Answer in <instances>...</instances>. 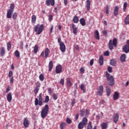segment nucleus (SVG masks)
<instances>
[{
	"instance_id": "f257e3e1",
	"label": "nucleus",
	"mask_w": 129,
	"mask_h": 129,
	"mask_svg": "<svg viewBox=\"0 0 129 129\" xmlns=\"http://www.w3.org/2000/svg\"><path fill=\"white\" fill-rule=\"evenodd\" d=\"M44 28V25L41 24L40 25V24H37L34 26V32H36V35H40L42 33Z\"/></svg>"
},
{
	"instance_id": "f03ea898",
	"label": "nucleus",
	"mask_w": 129,
	"mask_h": 129,
	"mask_svg": "<svg viewBox=\"0 0 129 129\" xmlns=\"http://www.w3.org/2000/svg\"><path fill=\"white\" fill-rule=\"evenodd\" d=\"M48 112H49V106L46 104L41 111L42 118H45L47 116Z\"/></svg>"
},
{
	"instance_id": "7ed1b4c3",
	"label": "nucleus",
	"mask_w": 129,
	"mask_h": 129,
	"mask_svg": "<svg viewBox=\"0 0 129 129\" xmlns=\"http://www.w3.org/2000/svg\"><path fill=\"white\" fill-rule=\"evenodd\" d=\"M105 75L109 85L110 86H113L114 85V78H113V77L110 76L107 72L105 73Z\"/></svg>"
},
{
	"instance_id": "20e7f679",
	"label": "nucleus",
	"mask_w": 129,
	"mask_h": 129,
	"mask_svg": "<svg viewBox=\"0 0 129 129\" xmlns=\"http://www.w3.org/2000/svg\"><path fill=\"white\" fill-rule=\"evenodd\" d=\"M117 45V39L116 38H113L112 40L110 39L109 41V49L110 50H112L113 49V47H116Z\"/></svg>"
},
{
	"instance_id": "39448f33",
	"label": "nucleus",
	"mask_w": 129,
	"mask_h": 129,
	"mask_svg": "<svg viewBox=\"0 0 129 129\" xmlns=\"http://www.w3.org/2000/svg\"><path fill=\"white\" fill-rule=\"evenodd\" d=\"M39 99V100H38ZM38 98H35V105H39V106H42L43 105V98L42 97V93L39 94V97Z\"/></svg>"
},
{
	"instance_id": "423d86ee",
	"label": "nucleus",
	"mask_w": 129,
	"mask_h": 129,
	"mask_svg": "<svg viewBox=\"0 0 129 129\" xmlns=\"http://www.w3.org/2000/svg\"><path fill=\"white\" fill-rule=\"evenodd\" d=\"M88 121V120L87 119V117H84L82 119V121H81L78 126V127L79 129H82L85 125H86V123H87V122Z\"/></svg>"
},
{
	"instance_id": "0eeeda50",
	"label": "nucleus",
	"mask_w": 129,
	"mask_h": 129,
	"mask_svg": "<svg viewBox=\"0 0 129 129\" xmlns=\"http://www.w3.org/2000/svg\"><path fill=\"white\" fill-rule=\"evenodd\" d=\"M80 115L81 117L84 116V115L86 116L85 117H86L89 115V111L88 109L85 110V109H81L80 110Z\"/></svg>"
},
{
	"instance_id": "6e6552de",
	"label": "nucleus",
	"mask_w": 129,
	"mask_h": 129,
	"mask_svg": "<svg viewBox=\"0 0 129 129\" xmlns=\"http://www.w3.org/2000/svg\"><path fill=\"white\" fill-rule=\"evenodd\" d=\"M49 52H50V50L48 48H46L45 49L44 52L42 51L40 54V57H43L47 59L48 58V56H49Z\"/></svg>"
},
{
	"instance_id": "1a4fd4ad",
	"label": "nucleus",
	"mask_w": 129,
	"mask_h": 129,
	"mask_svg": "<svg viewBox=\"0 0 129 129\" xmlns=\"http://www.w3.org/2000/svg\"><path fill=\"white\" fill-rule=\"evenodd\" d=\"M97 93L99 96H102V94H103V86L102 85L99 86V88L97 89Z\"/></svg>"
},
{
	"instance_id": "9d476101",
	"label": "nucleus",
	"mask_w": 129,
	"mask_h": 129,
	"mask_svg": "<svg viewBox=\"0 0 129 129\" xmlns=\"http://www.w3.org/2000/svg\"><path fill=\"white\" fill-rule=\"evenodd\" d=\"M59 49L62 53H65L66 51V46L63 42H61L60 44H59Z\"/></svg>"
},
{
	"instance_id": "9b49d317",
	"label": "nucleus",
	"mask_w": 129,
	"mask_h": 129,
	"mask_svg": "<svg viewBox=\"0 0 129 129\" xmlns=\"http://www.w3.org/2000/svg\"><path fill=\"white\" fill-rule=\"evenodd\" d=\"M45 3L47 7H49V6L54 7V6H55V0H46Z\"/></svg>"
},
{
	"instance_id": "f8f14e48",
	"label": "nucleus",
	"mask_w": 129,
	"mask_h": 129,
	"mask_svg": "<svg viewBox=\"0 0 129 129\" xmlns=\"http://www.w3.org/2000/svg\"><path fill=\"white\" fill-rule=\"evenodd\" d=\"M30 124V121H29L27 118H24L23 119V125H24L25 127H29V125Z\"/></svg>"
},
{
	"instance_id": "ddd939ff",
	"label": "nucleus",
	"mask_w": 129,
	"mask_h": 129,
	"mask_svg": "<svg viewBox=\"0 0 129 129\" xmlns=\"http://www.w3.org/2000/svg\"><path fill=\"white\" fill-rule=\"evenodd\" d=\"M66 82L68 88H70L72 86L73 84L71 83V78H68L66 79Z\"/></svg>"
},
{
	"instance_id": "4468645a",
	"label": "nucleus",
	"mask_w": 129,
	"mask_h": 129,
	"mask_svg": "<svg viewBox=\"0 0 129 129\" xmlns=\"http://www.w3.org/2000/svg\"><path fill=\"white\" fill-rule=\"evenodd\" d=\"M55 72L56 74H59L62 72V66L61 65H58L56 67Z\"/></svg>"
},
{
	"instance_id": "2eb2a0df",
	"label": "nucleus",
	"mask_w": 129,
	"mask_h": 129,
	"mask_svg": "<svg viewBox=\"0 0 129 129\" xmlns=\"http://www.w3.org/2000/svg\"><path fill=\"white\" fill-rule=\"evenodd\" d=\"M13 13H14V11H13L12 10H8L7 14V18L8 19H12V16L13 15Z\"/></svg>"
},
{
	"instance_id": "dca6fc26",
	"label": "nucleus",
	"mask_w": 129,
	"mask_h": 129,
	"mask_svg": "<svg viewBox=\"0 0 129 129\" xmlns=\"http://www.w3.org/2000/svg\"><path fill=\"white\" fill-rule=\"evenodd\" d=\"M118 10H119V6H116L114 8L113 15L115 17H116L118 15Z\"/></svg>"
},
{
	"instance_id": "f3484780",
	"label": "nucleus",
	"mask_w": 129,
	"mask_h": 129,
	"mask_svg": "<svg viewBox=\"0 0 129 129\" xmlns=\"http://www.w3.org/2000/svg\"><path fill=\"white\" fill-rule=\"evenodd\" d=\"M94 36L95 39H96V40L100 39V37L99 36V32H98V30H96L94 32Z\"/></svg>"
},
{
	"instance_id": "a211bd4d",
	"label": "nucleus",
	"mask_w": 129,
	"mask_h": 129,
	"mask_svg": "<svg viewBox=\"0 0 129 129\" xmlns=\"http://www.w3.org/2000/svg\"><path fill=\"white\" fill-rule=\"evenodd\" d=\"M72 28L73 29V33L75 35H76L77 34V27H76V26L74 24H72Z\"/></svg>"
},
{
	"instance_id": "6ab92c4d",
	"label": "nucleus",
	"mask_w": 129,
	"mask_h": 129,
	"mask_svg": "<svg viewBox=\"0 0 129 129\" xmlns=\"http://www.w3.org/2000/svg\"><path fill=\"white\" fill-rule=\"evenodd\" d=\"M91 4L90 0H87L86 2V6L87 11H90V5Z\"/></svg>"
},
{
	"instance_id": "aec40b11",
	"label": "nucleus",
	"mask_w": 129,
	"mask_h": 129,
	"mask_svg": "<svg viewBox=\"0 0 129 129\" xmlns=\"http://www.w3.org/2000/svg\"><path fill=\"white\" fill-rule=\"evenodd\" d=\"M80 89L82 90L83 93H85V92H86V87H85V84L83 83L81 84Z\"/></svg>"
},
{
	"instance_id": "412c9836",
	"label": "nucleus",
	"mask_w": 129,
	"mask_h": 129,
	"mask_svg": "<svg viewBox=\"0 0 129 129\" xmlns=\"http://www.w3.org/2000/svg\"><path fill=\"white\" fill-rule=\"evenodd\" d=\"M113 119L115 123H116V122H117L118 120V113H116L115 115H114V116H113Z\"/></svg>"
},
{
	"instance_id": "4be33fe9",
	"label": "nucleus",
	"mask_w": 129,
	"mask_h": 129,
	"mask_svg": "<svg viewBox=\"0 0 129 129\" xmlns=\"http://www.w3.org/2000/svg\"><path fill=\"white\" fill-rule=\"evenodd\" d=\"M80 23L83 27L86 25V22L85 21V19L84 18H81L80 19Z\"/></svg>"
},
{
	"instance_id": "5701e85b",
	"label": "nucleus",
	"mask_w": 129,
	"mask_h": 129,
	"mask_svg": "<svg viewBox=\"0 0 129 129\" xmlns=\"http://www.w3.org/2000/svg\"><path fill=\"white\" fill-rule=\"evenodd\" d=\"M108 126V124L106 122H103L101 124V129H107Z\"/></svg>"
},
{
	"instance_id": "b1692460",
	"label": "nucleus",
	"mask_w": 129,
	"mask_h": 129,
	"mask_svg": "<svg viewBox=\"0 0 129 129\" xmlns=\"http://www.w3.org/2000/svg\"><path fill=\"white\" fill-rule=\"evenodd\" d=\"M99 63L100 65H103V55H101L99 57Z\"/></svg>"
},
{
	"instance_id": "393cba45",
	"label": "nucleus",
	"mask_w": 129,
	"mask_h": 129,
	"mask_svg": "<svg viewBox=\"0 0 129 129\" xmlns=\"http://www.w3.org/2000/svg\"><path fill=\"white\" fill-rule=\"evenodd\" d=\"M123 51L125 53H128V52H129V45H125L124 47L123 48Z\"/></svg>"
},
{
	"instance_id": "a878e982",
	"label": "nucleus",
	"mask_w": 129,
	"mask_h": 129,
	"mask_svg": "<svg viewBox=\"0 0 129 129\" xmlns=\"http://www.w3.org/2000/svg\"><path fill=\"white\" fill-rule=\"evenodd\" d=\"M7 98L8 102H11L12 101V93H9L8 94Z\"/></svg>"
},
{
	"instance_id": "bb28decb",
	"label": "nucleus",
	"mask_w": 129,
	"mask_h": 129,
	"mask_svg": "<svg viewBox=\"0 0 129 129\" xmlns=\"http://www.w3.org/2000/svg\"><path fill=\"white\" fill-rule=\"evenodd\" d=\"M125 59H126V55L125 54H122L120 56V60L121 62H125Z\"/></svg>"
},
{
	"instance_id": "cd10ccee",
	"label": "nucleus",
	"mask_w": 129,
	"mask_h": 129,
	"mask_svg": "<svg viewBox=\"0 0 129 129\" xmlns=\"http://www.w3.org/2000/svg\"><path fill=\"white\" fill-rule=\"evenodd\" d=\"M48 65H49L48 71L49 72H51V71H52V69H53V61H50Z\"/></svg>"
},
{
	"instance_id": "c85d7f7f",
	"label": "nucleus",
	"mask_w": 129,
	"mask_h": 129,
	"mask_svg": "<svg viewBox=\"0 0 129 129\" xmlns=\"http://www.w3.org/2000/svg\"><path fill=\"white\" fill-rule=\"evenodd\" d=\"M36 21H37V17H36V15H32L31 18V22L32 24H36Z\"/></svg>"
},
{
	"instance_id": "c756f323",
	"label": "nucleus",
	"mask_w": 129,
	"mask_h": 129,
	"mask_svg": "<svg viewBox=\"0 0 129 129\" xmlns=\"http://www.w3.org/2000/svg\"><path fill=\"white\" fill-rule=\"evenodd\" d=\"M113 97L114 100H117V99H118L119 98L118 93H117V92H115L113 96Z\"/></svg>"
},
{
	"instance_id": "7c9ffc66",
	"label": "nucleus",
	"mask_w": 129,
	"mask_h": 129,
	"mask_svg": "<svg viewBox=\"0 0 129 129\" xmlns=\"http://www.w3.org/2000/svg\"><path fill=\"white\" fill-rule=\"evenodd\" d=\"M0 54L2 57H4V56H5V54H6V50L5 49L4 47L1 48Z\"/></svg>"
},
{
	"instance_id": "2f4dec72",
	"label": "nucleus",
	"mask_w": 129,
	"mask_h": 129,
	"mask_svg": "<svg viewBox=\"0 0 129 129\" xmlns=\"http://www.w3.org/2000/svg\"><path fill=\"white\" fill-rule=\"evenodd\" d=\"M67 125V123H66V122H63L60 124V128L64 129L65 128Z\"/></svg>"
},
{
	"instance_id": "473e14b6",
	"label": "nucleus",
	"mask_w": 129,
	"mask_h": 129,
	"mask_svg": "<svg viewBox=\"0 0 129 129\" xmlns=\"http://www.w3.org/2000/svg\"><path fill=\"white\" fill-rule=\"evenodd\" d=\"M124 24L129 25V14L127 15L124 20Z\"/></svg>"
},
{
	"instance_id": "72a5a7b5",
	"label": "nucleus",
	"mask_w": 129,
	"mask_h": 129,
	"mask_svg": "<svg viewBox=\"0 0 129 129\" xmlns=\"http://www.w3.org/2000/svg\"><path fill=\"white\" fill-rule=\"evenodd\" d=\"M73 21L74 23H75V24H77L79 21V19H78V17H77V16H74L73 17Z\"/></svg>"
},
{
	"instance_id": "f704fd0d",
	"label": "nucleus",
	"mask_w": 129,
	"mask_h": 129,
	"mask_svg": "<svg viewBox=\"0 0 129 129\" xmlns=\"http://www.w3.org/2000/svg\"><path fill=\"white\" fill-rule=\"evenodd\" d=\"M106 89L107 95V96H109V95H110V93H111V91L110 90V89H109V87L107 86L106 87Z\"/></svg>"
},
{
	"instance_id": "c9c22d12",
	"label": "nucleus",
	"mask_w": 129,
	"mask_h": 129,
	"mask_svg": "<svg viewBox=\"0 0 129 129\" xmlns=\"http://www.w3.org/2000/svg\"><path fill=\"white\" fill-rule=\"evenodd\" d=\"M110 64L112 65V66H116V61H115V59H111L110 60Z\"/></svg>"
},
{
	"instance_id": "e433bc0d",
	"label": "nucleus",
	"mask_w": 129,
	"mask_h": 129,
	"mask_svg": "<svg viewBox=\"0 0 129 129\" xmlns=\"http://www.w3.org/2000/svg\"><path fill=\"white\" fill-rule=\"evenodd\" d=\"M33 50L35 54H37L38 52V50H39V46L37 44L35 45Z\"/></svg>"
},
{
	"instance_id": "4c0bfd02",
	"label": "nucleus",
	"mask_w": 129,
	"mask_h": 129,
	"mask_svg": "<svg viewBox=\"0 0 129 129\" xmlns=\"http://www.w3.org/2000/svg\"><path fill=\"white\" fill-rule=\"evenodd\" d=\"M14 54L15 57H16L17 58H20V51H19V50H16Z\"/></svg>"
},
{
	"instance_id": "58836bf2",
	"label": "nucleus",
	"mask_w": 129,
	"mask_h": 129,
	"mask_svg": "<svg viewBox=\"0 0 129 129\" xmlns=\"http://www.w3.org/2000/svg\"><path fill=\"white\" fill-rule=\"evenodd\" d=\"M7 50L8 51H10L12 48V44L10 42H8L7 44Z\"/></svg>"
},
{
	"instance_id": "ea45409f",
	"label": "nucleus",
	"mask_w": 129,
	"mask_h": 129,
	"mask_svg": "<svg viewBox=\"0 0 129 129\" xmlns=\"http://www.w3.org/2000/svg\"><path fill=\"white\" fill-rule=\"evenodd\" d=\"M127 7V3L124 2L123 4V12H125V10H126Z\"/></svg>"
},
{
	"instance_id": "a19ab883",
	"label": "nucleus",
	"mask_w": 129,
	"mask_h": 129,
	"mask_svg": "<svg viewBox=\"0 0 129 129\" xmlns=\"http://www.w3.org/2000/svg\"><path fill=\"white\" fill-rule=\"evenodd\" d=\"M64 79H65L64 78L61 79L60 81H59L60 84H61V85H62V86H64V84L65 83Z\"/></svg>"
},
{
	"instance_id": "79ce46f5",
	"label": "nucleus",
	"mask_w": 129,
	"mask_h": 129,
	"mask_svg": "<svg viewBox=\"0 0 129 129\" xmlns=\"http://www.w3.org/2000/svg\"><path fill=\"white\" fill-rule=\"evenodd\" d=\"M40 89L38 87H35L34 89V93H35V94H38V93L39 92V90Z\"/></svg>"
},
{
	"instance_id": "37998d69",
	"label": "nucleus",
	"mask_w": 129,
	"mask_h": 129,
	"mask_svg": "<svg viewBox=\"0 0 129 129\" xmlns=\"http://www.w3.org/2000/svg\"><path fill=\"white\" fill-rule=\"evenodd\" d=\"M87 129H92V123L91 122V121H90L89 122Z\"/></svg>"
},
{
	"instance_id": "c03bdc74",
	"label": "nucleus",
	"mask_w": 129,
	"mask_h": 129,
	"mask_svg": "<svg viewBox=\"0 0 129 129\" xmlns=\"http://www.w3.org/2000/svg\"><path fill=\"white\" fill-rule=\"evenodd\" d=\"M15 9V4H12L10 5V9H9L10 11H13L14 12V10Z\"/></svg>"
},
{
	"instance_id": "a18cd8bd",
	"label": "nucleus",
	"mask_w": 129,
	"mask_h": 129,
	"mask_svg": "<svg viewBox=\"0 0 129 129\" xmlns=\"http://www.w3.org/2000/svg\"><path fill=\"white\" fill-rule=\"evenodd\" d=\"M18 17V14L17 13V12H15L13 14V20H17V18Z\"/></svg>"
},
{
	"instance_id": "49530a36",
	"label": "nucleus",
	"mask_w": 129,
	"mask_h": 129,
	"mask_svg": "<svg viewBox=\"0 0 129 129\" xmlns=\"http://www.w3.org/2000/svg\"><path fill=\"white\" fill-rule=\"evenodd\" d=\"M50 100V99L49 98V96H46L44 102L45 103H48Z\"/></svg>"
},
{
	"instance_id": "de8ad7c7",
	"label": "nucleus",
	"mask_w": 129,
	"mask_h": 129,
	"mask_svg": "<svg viewBox=\"0 0 129 129\" xmlns=\"http://www.w3.org/2000/svg\"><path fill=\"white\" fill-rule=\"evenodd\" d=\"M39 80L40 81H44V75L43 74L39 75Z\"/></svg>"
},
{
	"instance_id": "09e8293b",
	"label": "nucleus",
	"mask_w": 129,
	"mask_h": 129,
	"mask_svg": "<svg viewBox=\"0 0 129 129\" xmlns=\"http://www.w3.org/2000/svg\"><path fill=\"white\" fill-rule=\"evenodd\" d=\"M66 121L69 124H70L72 122V120L69 117L67 118Z\"/></svg>"
},
{
	"instance_id": "8fccbe9b",
	"label": "nucleus",
	"mask_w": 129,
	"mask_h": 129,
	"mask_svg": "<svg viewBox=\"0 0 129 129\" xmlns=\"http://www.w3.org/2000/svg\"><path fill=\"white\" fill-rule=\"evenodd\" d=\"M48 20H49V22H51V21L53 20V16L52 15L50 14L48 16Z\"/></svg>"
},
{
	"instance_id": "3c124183",
	"label": "nucleus",
	"mask_w": 129,
	"mask_h": 129,
	"mask_svg": "<svg viewBox=\"0 0 129 129\" xmlns=\"http://www.w3.org/2000/svg\"><path fill=\"white\" fill-rule=\"evenodd\" d=\"M8 76L10 78L13 77V71H9Z\"/></svg>"
},
{
	"instance_id": "603ef678",
	"label": "nucleus",
	"mask_w": 129,
	"mask_h": 129,
	"mask_svg": "<svg viewBox=\"0 0 129 129\" xmlns=\"http://www.w3.org/2000/svg\"><path fill=\"white\" fill-rule=\"evenodd\" d=\"M109 10V8L108 7V6H107L105 10V13L106 15H109V12H108Z\"/></svg>"
},
{
	"instance_id": "864d4df0",
	"label": "nucleus",
	"mask_w": 129,
	"mask_h": 129,
	"mask_svg": "<svg viewBox=\"0 0 129 129\" xmlns=\"http://www.w3.org/2000/svg\"><path fill=\"white\" fill-rule=\"evenodd\" d=\"M53 98L54 100H57V99L58 98V96H57V94H53Z\"/></svg>"
},
{
	"instance_id": "5fc2aeb1",
	"label": "nucleus",
	"mask_w": 129,
	"mask_h": 129,
	"mask_svg": "<svg viewBox=\"0 0 129 129\" xmlns=\"http://www.w3.org/2000/svg\"><path fill=\"white\" fill-rule=\"evenodd\" d=\"M108 72L109 73H111V72H112V68L111 67H108Z\"/></svg>"
},
{
	"instance_id": "6e6d98bb",
	"label": "nucleus",
	"mask_w": 129,
	"mask_h": 129,
	"mask_svg": "<svg viewBox=\"0 0 129 129\" xmlns=\"http://www.w3.org/2000/svg\"><path fill=\"white\" fill-rule=\"evenodd\" d=\"M85 70H84V68H81L80 70V73H84Z\"/></svg>"
},
{
	"instance_id": "4d7b16f0",
	"label": "nucleus",
	"mask_w": 129,
	"mask_h": 129,
	"mask_svg": "<svg viewBox=\"0 0 129 129\" xmlns=\"http://www.w3.org/2000/svg\"><path fill=\"white\" fill-rule=\"evenodd\" d=\"M104 56H109V51H106L104 53Z\"/></svg>"
},
{
	"instance_id": "13d9d810",
	"label": "nucleus",
	"mask_w": 129,
	"mask_h": 129,
	"mask_svg": "<svg viewBox=\"0 0 129 129\" xmlns=\"http://www.w3.org/2000/svg\"><path fill=\"white\" fill-rule=\"evenodd\" d=\"M41 86V84L40 83V82H37L36 83V87L37 88H40V87Z\"/></svg>"
},
{
	"instance_id": "bf43d9fd",
	"label": "nucleus",
	"mask_w": 129,
	"mask_h": 129,
	"mask_svg": "<svg viewBox=\"0 0 129 129\" xmlns=\"http://www.w3.org/2000/svg\"><path fill=\"white\" fill-rule=\"evenodd\" d=\"M93 63H94V59H92L90 61V66H92V65H93Z\"/></svg>"
},
{
	"instance_id": "052dcab7",
	"label": "nucleus",
	"mask_w": 129,
	"mask_h": 129,
	"mask_svg": "<svg viewBox=\"0 0 129 129\" xmlns=\"http://www.w3.org/2000/svg\"><path fill=\"white\" fill-rule=\"evenodd\" d=\"M57 42L59 43V45H60L61 43H63V42L61 41V37L58 38Z\"/></svg>"
},
{
	"instance_id": "680f3d73",
	"label": "nucleus",
	"mask_w": 129,
	"mask_h": 129,
	"mask_svg": "<svg viewBox=\"0 0 129 129\" xmlns=\"http://www.w3.org/2000/svg\"><path fill=\"white\" fill-rule=\"evenodd\" d=\"M20 47L21 49H24V42L22 41L20 43Z\"/></svg>"
},
{
	"instance_id": "e2e57ef3",
	"label": "nucleus",
	"mask_w": 129,
	"mask_h": 129,
	"mask_svg": "<svg viewBox=\"0 0 129 129\" xmlns=\"http://www.w3.org/2000/svg\"><path fill=\"white\" fill-rule=\"evenodd\" d=\"M10 82L13 84L14 83V77L10 78Z\"/></svg>"
},
{
	"instance_id": "0e129e2a",
	"label": "nucleus",
	"mask_w": 129,
	"mask_h": 129,
	"mask_svg": "<svg viewBox=\"0 0 129 129\" xmlns=\"http://www.w3.org/2000/svg\"><path fill=\"white\" fill-rule=\"evenodd\" d=\"M53 30H54V26L52 25L50 30V32L51 33H53Z\"/></svg>"
},
{
	"instance_id": "69168bd1",
	"label": "nucleus",
	"mask_w": 129,
	"mask_h": 129,
	"mask_svg": "<svg viewBox=\"0 0 129 129\" xmlns=\"http://www.w3.org/2000/svg\"><path fill=\"white\" fill-rule=\"evenodd\" d=\"M79 117V114L78 113V114H77L76 115L75 119H76V120H77V119H78Z\"/></svg>"
},
{
	"instance_id": "338daca9",
	"label": "nucleus",
	"mask_w": 129,
	"mask_h": 129,
	"mask_svg": "<svg viewBox=\"0 0 129 129\" xmlns=\"http://www.w3.org/2000/svg\"><path fill=\"white\" fill-rule=\"evenodd\" d=\"M11 90V89H10V87H8V88L6 89V93H8Z\"/></svg>"
},
{
	"instance_id": "774afa93",
	"label": "nucleus",
	"mask_w": 129,
	"mask_h": 129,
	"mask_svg": "<svg viewBox=\"0 0 129 129\" xmlns=\"http://www.w3.org/2000/svg\"><path fill=\"white\" fill-rule=\"evenodd\" d=\"M75 103V100H73L72 102V106H74V104Z\"/></svg>"
}]
</instances>
